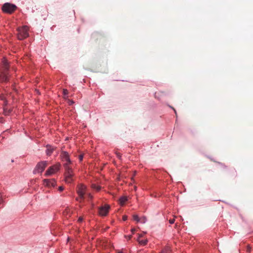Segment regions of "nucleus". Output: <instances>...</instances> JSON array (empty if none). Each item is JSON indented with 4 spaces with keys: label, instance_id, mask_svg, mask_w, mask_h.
Returning a JSON list of instances; mask_svg holds the SVG:
<instances>
[{
    "label": "nucleus",
    "instance_id": "1",
    "mask_svg": "<svg viewBox=\"0 0 253 253\" xmlns=\"http://www.w3.org/2000/svg\"><path fill=\"white\" fill-rule=\"evenodd\" d=\"M61 157L63 162H65L64 164V167L65 169V181L67 183H70L73 181L72 178L73 176V172L72 168L70 167L71 164V161L69 158L68 153L66 152H62L61 154Z\"/></svg>",
    "mask_w": 253,
    "mask_h": 253
},
{
    "label": "nucleus",
    "instance_id": "2",
    "mask_svg": "<svg viewBox=\"0 0 253 253\" xmlns=\"http://www.w3.org/2000/svg\"><path fill=\"white\" fill-rule=\"evenodd\" d=\"M9 66L7 61L4 59L2 61L1 70L0 71V82H6L7 80V71Z\"/></svg>",
    "mask_w": 253,
    "mask_h": 253
},
{
    "label": "nucleus",
    "instance_id": "3",
    "mask_svg": "<svg viewBox=\"0 0 253 253\" xmlns=\"http://www.w3.org/2000/svg\"><path fill=\"white\" fill-rule=\"evenodd\" d=\"M17 30H18L17 37L19 40H22L28 37L29 29L27 26H24L22 27L18 28Z\"/></svg>",
    "mask_w": 253,
    "mask_h": 253
},
{
    "label": "nucleus",
    "instance_id": "4",
    "mask_svg": "<svg viewBox=\"0 0 253 253\" xmlns=\"http://www.w3.org/2000/svg\"><path fill=\"white\" fill-rule=\"evenodd\" d=\"M85 190L86 187L84 185L80 184L78 185L77 188V192L79 195V197L76 199L77 201L81 202V200L84 199Z\"/></svg>",
    "mask_w": 253,
    "mask_h": 253
},
{
    "label": "nucleus",
    "instance_id": "5",
    "mask_svg": "<svg viewBox=\"0 0 253 253\" xmlns=\"http://www.w3.org/2000/svg\"><path fill=\"white\" fill-rule=\"evenodd\" d=\"M47 165L46 161H42L39 162L36 166V168L34 169L33 172L36 174L37 173H42V172L44 170L45 168Z\"/></svg>",
    "mask_w": 253,
    "mask_h": 253
},
{
    "label": "nucleus",
    "instance_id": "6",
    "mask_svg": "<svg viewBox=\"0 0 253 253\" xmlns=\"http://www.w3.org/2000/svg\"><path fill=\"white\" fill-rule=\"evenodd\" d=\"M61 165L60 163H57L55 165L50 167L46 171L45 173V176L52 175L57 171H58L60 168Z\"/></svg>",
    "mask_w": 253,
    "mask_h": 253
},
{
    "label": "nucleus",
    "instance_id": "7",
    "mask_svg": "<svg viewBox=\"0 0 253 253\" xmlns=\"http://www.w3.org/2000/svg\"><path fill=\"white\" fill-rule=\"evenodd\" d=\"M16 6L12 4L6 3L2 6V10L7 13H12L16 9Z\"/></svg>",
    "mask_w": 253,
    "mask_h": 253
},
{
    "label": "nucleus",
    "instance_id": "8",
    "mask_svg": "<svg viewBox=\"0 0 253 253\" xmlns=\"http://www.w3.org/2000/svg\"><path fill=\"white\" fill-rule=\"evenodd\" d=\"M109 209L110 206L109 205H105L100 207L99 209V214L102 216L106 215L109 211Z\"/></svg>",
    "mask_w": 253,
    "mask_h": 253
},
{
    "label": "nucleus",
    "instance_id": "9",
    "mask_svg": "<svg viewBox=\"0 0 253 253\" xmlns=\"http://www.w3.org/2000/svg\"><path fill=\"white\" fill-rule=\"evenodd\" d=\"M43 181L44 184L48 187H54L56 185V181L54 179H44Z\"/></svg>",
    "mask_w": 253,
    "mask_h": 253
},
{
    "label": "nucleus",
    "instance_id": "10",
    "mask_svg": "<svg viewBox=\"0 0 253 253\" xmlns=\"http://www.w3.org/2000/svg\"><path fill=\"white\" fill-rule=\"evenodd\" d=\"M54 150V148H52L51 146H47V149L46 151V153L47 155L50 156Z\"/></svg>",
    "mask_w": 253,
    "mask_h": 253
},
{
    "label": "nucleus",
    "instance_id": "11",
    "mask_svg": "<svg viewBox=\"0 0 253 253\" xmlns=\"http://www.w3.org/2000/svg\"><path fill=\"white\" fill-rule=\"evenodd\" d=\"M127 199L126 197L123 196L120 198L119 201H120V204L121 206H123L125 205V203L127 201Z\"/></svg>",
    "mask_w": 253,
    "mask_h": 253
},
{
    "label": "nucleus",
    "instance_id": "12",
    "mask_svg": "<svg viewBox=\"0 0 253 253\" xmlns=\"http://www.w3.org/2000/svg\"><path fill=\"white\" fill-rule=\"evenodd\" d=\"M137 241L139 242V244L142 246H145L147 244L148 241L147 240H140L139 239H137Z\"/></svg>",
    "mask_w": 253,
    "mask_h": 253
},
{
    "label": "nucleus",
    "instance_id": "13",
    "mask_svg": "<svg viewBox=\"0 0 253 253\" xmlns=\"http://www.w3.org/2000/svg\"><path fill=\"white\" fill-rule=\"evenodd\" d=\"M170 248L169 247H166L162 252V253H171Z\"/></svg>",
    "mask_w": 253,
    "mask_h": 253
},
{
    "label": "nucleus",
    "instance_id": "14",
    "mask_svg": "<svg viewBox=\"0 0 253 253\" xmlns=\"http://www.w3.org/2000/svg\"><path fill=\"white\" fill-rule=\"evenodd\" d=\"M92 188L97 191H99L101 189V187L100 186H98L95 184H92Z\"/></svg>",
    "mask_w": 253,
    "mask_h": 253
},
{
    "label": "nucleus",
    "instance_id": "15",
    "mask_svg": "<svg viewBox=\"0 0 253 253\" xmlns=\"http://www.w3.org/2000/svg\"><path fill=\"white\" fill-rule=\"evenodd\" d=\"M140 220H139V222H140L142 223H145L147 220L146 217L145 216H143L142 217H140Z\"/></svg>",
    "mask_w": 253,
    "mask_h": 253
},
{
    "label": "nucleus",
    "instance_id": "16",
    "mask_svg": "<svg viewBox=\"0 0 253 253\" xmlns=\"http://www.w3.org/2000/svg\"><path fill=\"white\" fill-rule=\"evenodd\" d=\"M133 219L137 222H139L140 220V217H138L137 215H133Z\"/></svg>",
    "mask_w": 253,
    "mask_h": 253
},
{
    "label": "nucleus",
    "instance_id": "17",
    "mask_svg": "<svg viewBox=\"0 0 253 253\" xmlns=\"http://www.w3.org/2000/svg\"><path fill=\"white\" fill-rule=\"evenodd\" d=\"M63 93L64 95V98H65L68 97V96H66V95H68V91L67 89H64L63 90Z\"/></svg>",
    "mask_w": 253,
    "mask_h": 253
},
{
    "label": "nucleus",
    "instance_id": "18",
    "mask_svg": "<svg viewBox=\"0 0 253 253\" xmlns=\"http://www.w3.org/2000/svg\"><path fill=\"white\" fill-rule=\"evenodd\" d=\"M174 221H175V220L173 218V219H170L169 220V222L170 224H173L174 222Z\"/></svg>",
    "mask_w": 253,
    "mask_h": 253
},
{
    "label": "nucleus",
    "instance_id": "19",
    "mask_svg": "<svg viewBox=\"0 0 253 253\" xmlns=\"http://www.w3.org/2000/svg\"><path fill=\"white\" fill-rule=\"evenodd\" d=\"M84 155L83 154H81L79 156V158L80 161H82L83 159Z\"/></svg>",
    "mask_w": 253,
    "mask_h": 253
},
{
    "label": "nucleus",
    "instance_id": "20",
    "mask_svg": "<svg viewBox=\"0 0 253 253\" xmlns=\"http://www.w3.org/2000/svg\"><path fill=\"white\" fill-rule=\"evenodd\" d=\"M127 216L126 215H123V220L124 221H126V220H127Z\"/></svg>",
    "mask_w": 253,
    "mask_h": 253
},
{
    "label": "nucleus",
    "instance_id": "21",
    "mask_svg": "<svg viewBox=\"0 0 253 253\" xmlns=\"http://www.w3.org/2000/svg\"><path fill=\"white\" fill-rule=\"evenodd\" d=\"M58 190L60 191H62L64 190V187L63 186H60L58 188Z\"/></svg>",
    "mask_w": 253,
    "mask_h": 253
},
{
    "label": "nucleus",
    "instance_id": "22",
    "mask_svg": "<svg viewBox=\"0 0 253 253\" xmlns=\"http://www.w3.org/2000/svg\"><path fill=\"white\" fill-rule=\"evenodd\" d=\"M83 217H80L79 218V219H78V221H79V222H82V221H83Z\"/></svg>",
    "mask_w": 253,
    "mask_h": 253
},
{
    "label": "nucleus",
    "instance_id": "23",
    "mask_svg": "<svg viewBox=\"0 0 253 253\" xmlns=\"http://www.w3.org/2000/svg\"><path fill=\"white\" fill-rule=\"evenodd\" d=\"M117 156L118 158H120L121 156V154L119 153H116Z\"/></svg>",
    "mask_w": 253,
    "mask_h": 253
},
{
    "label": "nucleus",
    "instance_id": "24",
    "mask_svg": "<svg viewBox=\"0 0 253 253\" xmlns=\"http://www.w3.org/2000/svg\"><path fill=\"white\" fill-rule=\"evenodd\" d=\"M131 231L132 234H134L135 231V229L134 228H133V229H131Z\"/></svg>",
    "mask_w": 253,
    "mask_h": 253
},
{
    "label": "nucleus",
    "instance_id": "25",
    "mask_svg": "<svg viewBox=\"0 0 253 253\" xmlns=\"http://www.w3.org/2000/svg\"><path fill=\"white\" fill-rule=\"evenodd\" d=\"M117 253H124L122 251L118 250L117 251Z\"/></svg>",
    "mask_w": 253,
    "mask_h": 253
},
{
    "label": "nucleus",
    "instance_id": "26",
    "mask_svg": "<svg viewBox=\"0 0 253 253\" xmlns=\"http://www.w3.org/2000/svg\"><path fill=\"white\" fill-rule=\"evenodd\" d=\"M141 237H142V235L139 234V236H138V239H140V238Z\"/></svg>",
    "mask_w": 253,
    "mask_h": 253
},
{
    "label": "nucleus",
    "instance_id": "27",
    "mask_svg": "<svg viewBox=\"0 0 253 253\" xmlns=\"http://www.w3.org/2000/svg\"><path fill=\"white\" fill-rule=\"evenodd\" d=\"M74 103L73 101H70V104L71 105Z\"/></svg>",
    "mask_w": 253,
    "mask_h": 253
},
{
    "label": "nucleus",
    "instance_id": "28",
    "mask_svg": "<svg viewBox=\"0 0 253 253\" xmlns=\"http://www.w3.org/2000/svg\"><path fill=\"white\" fill-rule=\"evenodd\" d=\"M131 237H132V236H131V235L129 236L128 237V239L129 240H130V239L131 238Z\"/></svg>",
    "mask_w": 253,
    "mask_h": 253
},
{
    "label": "nucleus",
    "instance_id": "29",
    "mask_svg": "<svg viewBox=\"0 0 253 253\" xmlns=\"http://www.w3.org/2000/svg\"><path fill=\"white\" fill-rule=\"evenodd\" d=\"M173 109L174 110V112H175V114H176V110H175L174 108H173Z\"/></svg>",
    "mask_w": 253,
    "mask_h": 253
}]
</instances>
